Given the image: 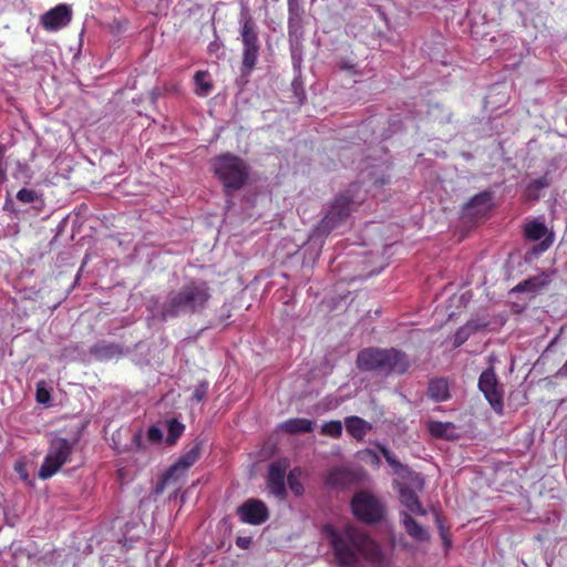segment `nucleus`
Returning <instances> with one entry per match:
<instances>
[{
    "label": "nucleus",
    "instance_id": "f8f14e48",
    "mask_svg": "<svg viewBox=\"0 0 567 567\" xmlns=\"http://www.w3.org/2000/svg\"><path fill=\"white\" fill-rule=\"evenodd\" d=\"M524 236L526 239L532 241L543 239L537 246L533 248V251L536 254H543L546 251L554 241L553 233H549L547 226L538 220H532L525 225Z\"/></svg>",
    "mask_w": 567,
    "mask_h": 567
},
{
    "label": "nucleus",
    "instance_id": "bb28decb",
    "mask_svg": "<svg viewBox=\"0 0 567 567\" xmlns=\"http://www.w3.org/2000/svg\"><path fill=\"white\" fill-rule=\"evenodd\" d=\"M185 430V425L179 422L177 419H172L167 423V437L166 442L169 445H173L177 442V440L182 436Z\"/></svg>",
    "mask_w": 567,
    "mask_h": 567
},
{
    "label": "nucleus",
    "instance_id": "6e6552de",
    "mask_svg": "<svg viewBox=\"0 0 567 567\" xmlns=\"http://www.w3.org/2000/svg\"><path fill=\"white\" fill-rule=\"evenodd\" d=\"M203 449V441L196 439L193 445L187 450L173 464L157 482L155 492L163 493L169 485H177L182 476L185 475L186 471L193 466L200 456Z\"/></svg>",
    "mask_w": 567,
    "mask_h": 567
},
{
    "label": "nucleus",
    "instance_id": "473e14b6",
    "mask_svg": "<svg viewBox=\"0 0 567 567\" xmlns=\"http://www.w3.org/2000/svg\"><path fill=\"white\" fill-rule=\"evenodd\" d=\"M6 153L7 146L0 147V184L7 179Z\"/></svg>",
    "mask_w": 567,
    "mask_h": 567
},
{
    "label": "nucleus",
    "instance_id": "f704fd0d",
    "mask_svg": "<svg viewBox=\"0 0 567 567\" xmlns=\"http://www.w3.org/2000/svg\"><path fill=\"white\" fill-rule=\"evenodd\" d=\"M147 439L150 442L152 443H158L162 441L163 439V432L159 427L157 426H151L147 431Z\"/></svg>",
    "mask_w": 567,
    "mask_h": 567
},
{
    "label": "nucleus",
    "instance_id": "2f4dec72",
    "mask_svg": "<svg viewBox=\"0 0 567 567\" xmlns=\"http://www.w3.org/2000/svg\"><path fill=\"white\" fill-rule=\"evenodd\" d=\"M471 336L472 334L468 332L467 328L462 326L461 328L457 329V331L454 334V340H453L454 347L455 348L461 347L463 343H465L468 340V338Z\"/></svg>",
    "mask_w": 567,
    "mask_h": 567
},
{
    "label": "nucleus",
    "instance_id": "423d86ee",
    "mask_svg": "<svg viewBox=\"0 0 567 567\" xmlns=\"http://www.w3.org/2000/svg\"><path fill=\"white\" fill-rule=\"evenodd\" d=\"M78 444V440H68L65 437H53L48 447V452L39 470L38 476L41 480L51 478L61 467L71 462L72 454Z\"/></svg>",
    "mask_w": 567,
    "mask_h": 567
},
{
    "label": "nucleus",
    "instance_id": "f03ea898",
    "mask_svg": "<svg viewBox=\"0 0 567 567\" xmlns=\"http://www.w3.org/2000/svg\"><path fill=\"white\" fill-rule=\"evenodd\" d=\"M212 298V288L203 279L193 278L179 289L171 291L161 307L163 320L177 318L181 315H193L204 311Z\"/></svg>",
    "mask_w": 567,
    "mask_h": 567
},
{
    "label": "nucleus",
    "instance_id": "aec40b11",
    "mask_svg": "<svg viewBox=\"0 0 567 567\" xmlns=\"http://www.w3.org/2000/svg\"><path fill=\"white\" fill-rule=\"evenodd\" d=\"M401 522L404 526L405 532L410 537L417 542H424L429 539V534L423 526H421L410 514L402 513Z\"/></svg>",
    "mask_w": 567,
    "mask_h": 567
},
{
    "label": "nucleus",
    "instance_id": "4c0bfd02",
    "mask_svg": "<svg viewBox=\"0 0 567 567\" xmlns=\"http://www.w3.org/2000/svg\"><path fill=\"white\" fill-rule=\"evenodd\" d=\"M50 399H51L50 392L47 389L38 385V388H37V401L40 402V403H47Z\"/></svg>",
    "mask_w": 567,
    "mask_h": 567
},
{
    "label": "nucleus",
    "instance_id": "79ce46f5",
    "mask_svg": "<svg viewBox=\"0 0 567 567\" xmlns=\"http://www.w3.org/2000/svg\"><path fill=\"white\" fill-rule=\"evenodd\" d=\"M133 442L138 450L142 449V436L140 433L134 435Z\"/></svg>",
    "mask_w": 567,
    "mask_h": 567
},
{
    "label": "nucleus",
    "instance_id": "c85d7f7f",
    "mask_svg": "<svg viewBox=\"0 0 567 567\" xmlns=\"http://www.w3.org/2000/svg\"><path fill=\"white\" fill-rule=\"evenodd\" d=\"M296 472H297V470L290 471V473L287 475V482H288V485H289V488L291 489V492L295 495L299 496V495H302V493H303V485L300 482Z\"/></svg>",
    "mask_w": 567,
    "mask_h": 567
},
{
    "label": "nucleus",
    "instance_id": "6ab92c4d",
    "mask_svg": "<svg viewBox=\"0 0 567 567\" xmlns=\"http://www.w3.org/2000/svg\"><path fill=\"white\" fill-rule=\"evenodd\" d=\"M427 395L435 402H445L451 398L447 380L444 378H435L430 380L427 386Z\"/></svg>",
    "mask_w": 567,
    "mask_h": 567
},
{
    "label": "nucleus",
    "instance_id": "c03bdc74",
    "mask_svg": "<svg viewBox=\"0 0 567 567\" xmlns=\"http://www.w3.org/2000/svg\"><path fill=\"white\" fill-rule=\"evenodd\" d=\"M341 69H342V70H352V69H354V65L349 64V63H343V64L341 65Z\"/></svg>",
    "mask_w": 567,
    "mask_h": 567
},
{
    "label": "nucleus",
    "instance_id": "a18cd8bd",
    "mask_svg": "<svg viewBox=\"0 0 567 567\" xmlns=\"http://www.w3.org/2000/svg\"><path fill=\"white\" fill-rule=\"evenodd\" d=\"M6 146L4 144L0 143V147Z\"/></svg>",
    "mask_w": 567,
    "mask_h": 567
},
{
    "label": "nucleus",
    "instance_id": "20e7f679",
    "mask_svg": "<svg viewBox=\"0 0 567 567\" xmlns=\"http://www.w3.org/2000/svg\"><path fill=\"white\" fill-rule=\"evenodd\" d=\"M213 169L227 195L243 188L249 177V168L245 161L230 153L215 157Z\"/></svg>",
    "mask_w": 567,
    "mask_h": 567
},
{
    "label": "nucleus",
    "instance_id": "4be33fe9",
    "mask_svg": "<svg viewBox=\"0 0 567 567\" xmlns=\"http://www.w3.org/2000/svg\"><path fill=\"white\" fill-rule=\"evenodd\" d=\"M315 422L308 419L293 417L282 423L281 429L289 434L309 433L313 430Z\"/></svg>",
    "mask_w": 567,
    "mask_h": 567
},
{
    "label": "nucleus",
    "instance_id": "f257e3e1",
    "mask_svg": "<svg viewBox=\"0 0 567 567\" xmlns=\"http://www.w3.org/2000/svg\"><path fill=\"white\" fill-rule=\"evenodd\" d=\"M326 532L333 549L336 561L340 566L355 567L360 557L373 564L380 563L383 558L379 545L354 526H347L341 533L332 527H326Z\"/></svg>",
    "mask_w": 567,
    "mask_h": 567
},
{
    "label": "nucleus",
    "instance_id": "58836bf2",
    "mask_svg": "<svg viewBox=\"0 0 567 567\" xmlns=\"http://www.w3.org/2000/svg\"><path fill=\"white\" fill-rule=\"evenodd\" d=\"M363 453L370 457L372 464H374V465L380 464V457L375 452H373L372 450H365V451H363Z\"/></svg>",
    "mask_w": 567,
    "mask_h": 567
},
{
    "label": "nucleus",
    "instance_id": "ea45409f",
    "mask_svg": "<svg viewBox=\"0 0 567 567\" xmlns=\"http://www.w3.org/2000/svg\"><path fill=\"white\" fill-rule=\"evenodd\" d=\"M250 538L249 537H238L236 539V545L240 548H248V546L250 545Z\"/></svg>",
    "mask_w": 567,
    "mask_h": 567
},
{
    "label": "nucleus",
    "instance_id": "dca6fc26",
    "mask_svg": "<svg viewBox=\"0 0 567 567\" xmlns=\"http://www.w3.org/2000/svg\"><path fill=\"white\" fill-rule=\"evenodd\" d=\"M551 282V276L549 272H540L536 276L529 277L528 279L520 281L513 289L517 292H532L538 293L544 290Z\"/></svg>",
    "mask_w": 567,
    "mask_h": 567
},
{
    "label": "nucleus",
    "instance_id": "c756f323",
    "mask_svg": "<svg viewBox=\"0 0 567 567\" xmlns=\"http://www.w3.org/2000/svg\"><path fill=\"white\" fill-rule=\"evenodd\" d=\"M375 446L391 467H393L394 470H399L402 467V464L395 458V456L389 449H386L384 445L380 443H377Z\"/></svg>",
    "mask_w": 567,
    "mask_h": 567
},
{
    "label": "nucleus",
    "instance_id": "7c9ffc66",
    "mask_svg": "<svg viewBox=\"0 0 567 567\" xmlns=\"http://www.w3.org/2000/svg\"><path fill=\"white\" fill-rule=\"evenodd\" d=\"M38 193L34 189L22 188L17 193V199L23 204H31L38 199Z\"/></svg>",
    "mask_w": 567,
    "mask_h": 567
},
{
    "label": "nucleus",
    "instance_id": "cd10ccee",
    "mask_svg": "<svg viewBox=\"0 0 567 567\" xmlns=\"http://www.w3.org/2000/svg\"><path fill=\"white\" fill-rule=\"evenodd\" d=\"M320 433L324 436L332 439H339L342 435V423L341 421L333 420L324 422L321 426Z\"/></svg>",
    "mask_w": 567,
    "mask_h": 567
},
{
    "label": "nucleus",
    "instance_id": "5701e85b",
    "mask_svg": "<svg viewBox=\"0 0 567 567\" xmlns=\"http://www.w3.org/2000/svg\"><path fill=\"white\" fill-rule=\"evenodd\" d=\"M194 92L197 96L200 97L207 96L214 89V84L208 71H197L194 75Z\"/></svg>",
    "mask_w": 567,
    "mask_h": 567
},
{
    "label": "nucleus",
    "instance_id": "7ed1b4c3",
    "mask_svg": "<svg viewBox=\"0 0 567 567\" xmlns=\"http://www.w3.org/2000/svg\"><path fill=\"white\" fill-rule=\"evenodd\" d=\"M355 364L360 371L389 377L406 373L411 368V360L408 353L393 347H369L358 352Z\"/></svg>",
    "mask_w": 567,
    "mask_h": 567
},
{
    "label": "nucleus",
    "instance_id": "412c9836",
    "mask_svg": "<svg viewBox=\"0 0 567 567\" xmlns=\"http://www.w3.org/2000/svg\"><path fill=\"white\" fill-rule=\"evenodd\" d=\"M288 3V28L289 31H297L301 28L305 9L302 0H287Z\"/></svg>",
    "mask_w": 567,
    "mask_h": 567
},
{
    "label": "nucleus",
    "instance_id": "4468645a",
    "mask_svg": "<svg viewBox=\"0 0 567 567\" xmlns=\"http://www.w3.org/2000/svg\"><path fill=\"white\" fill-rule=\"evenodd\" d=\"M71 20V8L64 3H61L41 16V25L47 31H56L69 25Z\"/></svg>",
    "mask_w": 567,
    "mask_h": 567
},
{
    "label": "nucleus",
    "instance_id": "9d476101",
    "mask_svg": "<svg viewBox=\"0 0 567 567\" xmlns=\"http://www.w3.org/2000/svg\"><path fill=\"white\" fill-rule=\"evenodd\" d=\"M351 198L347 195H338L327 215L322 218L319 230L324 234H329L340 224H342L350 215L351 212Z\"/></svg>",
    "mask_w": 567,
    "mask_h": 567
},
{
    "label": "nucleus",
    "instance_id": "a878e982",
    "mask_svg": "<svg viewBox=\"0 0 567 567\" xmlns=\"http://www.w3.org/2000/svg\"><path fill=\"white\" fill-rule=\"evenodd\" d=\"M549 186V179L547 176H542L532 181L525 190V197L528 200H537L539 198V190Z\"/></svg>",
    "mask_w": 567,
    "mask_h": 567
},
{
    "label": "nucleus",
    "instance_id": "393cba45",
    "mask_svg": "<svg viewBox=\"0 0 567 567\" xmlns=\"http://www.w3.org/2000/svg\"><path fill=\"white\" fill-rule=\"evenodd\" d=\"M491 199L489 192L478 193L466 203L464 209L467 214H472L473 210H475L474 213H481L488 207Z\"/></svg>",
    "mask_w": 567,
    "mask_h": 567
},
{
    "label": "nucleus",
    "instance_id": "72a5a7b5",
    "mask_svg": "<svg viewBox=\"0 0 567 567\" xmlns=\"http://www.w3.org/2000/svg\"><path fill=\"white\" fill-rule=\"evenodd\" d=\"M207 389H208L207 382H203V383L198 384L193 392V399L196 402H202L207 394Z\"/></svg>",
    "mask_w": 567,
    "mask_h": 567
},
{
    "label": "nucleus",
    "instance_id": "a211bd4d",
    "mask_svg": "<svg viewBox=\"0 0 567 567\" xmlns=\"http://www.w3.org/2000/svg\"><path fill=\"white\" fill-rule=\"evenodd\" d=\"M344 424L348 433L357 441H362L368 431L372 429L368 421L355 415L346 417Z\"/></svg>",
    "mask_w": 567,
    "mask_h": 567
},
{
    "label": "nucleus",
    "instance_id": "0eeeda50",
    "mask_svg": "<svg viewBox=\"0 0 567 567\" xmlns=\"http://www.w3.org/2000/svg\"><path fill=\"white\" fill-rule=\"evenodd\" d=\"M351 511L358 520L368 525L381 522L385 515L382 502L368 491H359L353 495Z\"/></svg>",
    "mask_w": 567,
    "mask_h": 567
},
{
    "label": "nucleus",
    "instance_id": "37998d69",
    "mask_svg": "<svg viewBox=\"0 0 567 567\" xmlns=\"http://www.w3.org/2000/svg\"><path fill=\"white\" fill-rule=\"evenodd\" d=\"M219 47H220L219 43H217L216 41L212 42L208 45V52L209 53H214V52H216L219 49Z\"/></svg>",
    "mask_w": 567,
    "mask_h": 567
},
{
    "label": "nucleus",
    "instance_id": "2eb2a0df",
    "mask_svg": "<svg viewBox=\"0 0 567 567\" xmlns=\"http://www.w3.org/2000/svg\"><path fill=\"white\" fill-rule=\"evenodd\" d=\"M357 480V474L344 466H334L330 468L324 476L326 485L333 488L349 487L354 484Z\"/></svg>",
    "mask_w": 567,
    "mask_h": 567
},
{
    "label": "nucleus",
    "instance_id": "b1692460",
    "mask_svg": "<svg viewBox=\"0 0 567 567\" xmlns=\"http://www.w3.org/2000/svg\"><path fill=\"white\" fill-rule=\"evenodd\" d=\"M429 432L436 439H453L455 425L451 422L431 421L427 425Z\"/></svg>",
    "mask_w": 567,
    "mask_h": 567
},
{
    "label": "nucleus",
    "instance_id": "1a4fd4ad",
    "mask_svg": "<svg viewBox=\"0 0 567 567\" xmlns=\"http://www.w3.org/2000/svg\"><path fill=\"white\" fill-rule=\"evenodd\" d=\"M478 389L492 409L499 415L504 411L503 388L498 382L493 367L485 369L478 378Z\"/></svg>",
    "mask_w": 567,
    "mask_h": 567
},
{
    "label": "nucleus",
    "instance_id": "a19ab883",
    "mask_svg": "<svg viewBox=\"0 0 567 567\" xmlns=\"http://www.w3.org/2000/svg\"><path fill=\"white\" fill-rule=\"evenodd\" d=\"M557 377L559 378H565L567 377V360L565 361V363L559 368V370L557 371L556 373Z\"/></svg>",
    "mask_w": 567,
    "mask_h": 567
},
{
    "label": "nucleus",
    "instance_id": "f3484780",
    "mask_svg": "<svg viewBox=\"0 0 567 567\" xmlns=\"http://www.w3.org/2000/svg\"><path fill=\"white\" fill-rule=\"evenodd\" d=\"M400 502L409 509L411 514L423 516L426 514L419 501L416 493L409 486H401Z\"/></svg>",
    "mask_w": 567,
    "mask_h": 567
},
{
    "label": "nucleus",
    "instance_id": "9b49d317",
    "mask_svg": "<svg viewBox=\"0 0 567 567\" xmlns=\"http://www.w3.org/2000/svg\"><path fill=\"white\" fill-rule=\"evenodd\" d=\"M239 520L249 525H261L269 518L266 504L256 498H249L237 508Z\"/></svg>",
    "mask_w": 567,
    "mask_h": 567
},
{
    "label": "nucleus",
    "instance_id": "c9c22d12",
    "mask_svg": "<svg viewBox=\"0 0 567 567\" xmlns=\"http://www.w3.org/2000/svg\"><path fill=\"white\" fill-rule=\"evenodd\" d=\"M13 467L22 481L30 483L29 473L23 462H16Z\"/></svg>",
    "mask_w": 567,
    "mask_h": 567
},
{
    "label": "nucleus",
    "instance_id": "ddd939ff",
    "mask_svg": "<svg viewBox=\"0 0 567 567\" xmlns=\"http://www.w3.org/2000/svg\"><path fill=\"white\" fill-rule=\"evenodd\" d=\"M288 466L286 461H276L269 465L267 488L279 499L287 495L285 478Z\"/></svg>",
    "mask_w": 567,
    "mask_h": 567
},
{
    "label": "nucleus",
    "instance_id": "39448f33",
    "mask_svg": "<svg viewBox=\"0 0 567 567\" xmlns=\"http://www.w3.org/2000/svg\"><path fill=\"white\" fill-rule=\"evenodd\" d=\"M239 22V33L243 43L241 72L244 74H250L256 68L261 49L258 27L247 7H243Z\"/></svg>",
    "mask_w": 567,
    "mask_h": 567
},
{
    "label": "nucleus",
    "instance_id": "e433bc0d",
    "mask_svg": "<svg viewBox=\"0 0 567 567\" xmlns=\"http://www.w3.org/2000/svg\"><path fill=\"white\" fill-rule=\"evenodd\" d=\"M465 328H467L468 332L471 334L477 332L478 330L483 329L486 327V323L485 322H478V321H475V320H470L467 321L465 324H464Z\"/></svg>",
    "mask_w": 567,
    "mask_h": 567
}]
</instances>
